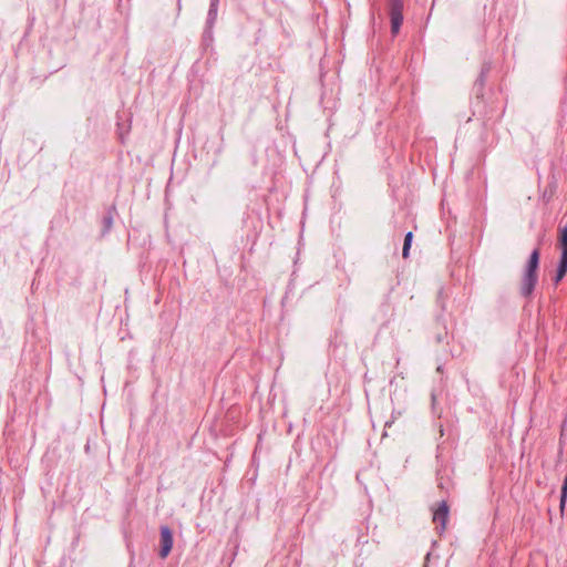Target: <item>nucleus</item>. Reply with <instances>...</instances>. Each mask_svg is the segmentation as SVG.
I'll return each instance as SVG.
<instances>
[{
  "label": "nucleus",
  "instance_id": "nucleus-1",
  "mask_svg": "<svg viewBox=\"0 0 567 567\" xmlns=\"http://www.w3.org/2000/svg\"><path fill=\"white\" fill-rule=\"evenodd\" d=\"M540 250L536 247L526 264L524 275L520 280V295L529 298L538 282V268H539Z\"/></svg>",
  "mask_w": 567,
  "mask_h": 567
},
{
  "label": "nucleus",
  "instance_id": "nucleus-2",
  "mask_svg": "<svg viewBox=\"0 0 567 567\" xmlns=\"http://www.w3.org/2000/svg\"><path fill=\"white\" fill-rule=\"evenodd\" d=\"M386 7L391 20V33L395 37L403 23L404 0H386Z\"/></svg>",
  "mask_w": 567,
  "mask_h": 567
},
{
  "label": "nucleus",
  "instance_id": "nucleus-3",
  "mask_svg": "<svg viewBox=\"0 0 567 567\" xmlns=\"http://www.w3.org/2000/svg\"><path fill=\"white\" fill-rule=\"evenodd\" d=\"M558 244L561 255L555 277L553 278L555 285H558L567 274V225L560 228Z\"/></svg>",
  "mask_w": 567,
  "mask_h": 567
},
{
  "label": "nucleus",
  "instance_id": "nucleus-4",
  "mask_svg": "<svg viewBox=\"0 0 567 567\" xmlns=\"http://www.w3.org/2000/svg\"><path fill=\"white\" fill-rule=\"evenodd\" d=\"M159 543H161L159 556L162 558H166L169 555L172 547H173V543H174L173 533L168 526L161 527Z\"/></svg>",
  "mask_w": 567,
  "mask_h": 567
},
{
  "label": "nucleus",
  "instance_id": "nucleus-5",
  "mask_svg": "<svg viewBox=\"0 0 567 567\" xmlns=\"http://www.w3.org/2000/svg\"><path fill=\"white\" fill-rule=\"evenodd\" d=\"M447 517L449 506L446 502H442L433 514V522L436 524V529L440 533H443L445 530Z\"/></svg>",
  "mask_w": 567,
  "mask_h": 567
},
{
  "label": "nucleus",
  "instance_id": "nucleus-6",
  "mask_svg": "<svg viewBox=\"0 0 567 567\" xmlns=\"http://www.w3.org/2000/svg\"><path fill=\"white\" fill-rule=\"evenodd\" d=\"M412 239H413V233L412 231L406 233V235L404 237L403 249H402V257L405 258V259L410 255V248H411V245H412Z\"/></svg>",
  "mask_w": 567,
  "mask_h": 567
},
{
  "label": "nucleus",
  "instance_id": "nucleus-7",
  "mask_svg": "<svg viewBox=\"0 0 567 567\" xmlns=\"http://www.w3.org/2000/svg\"><path fill=\"white\" fill-rule=\"evenodd\" d=\"M218 2H219V0H210L209 10H208V20L209 21H213L216 19Z\"/></svg>",
  "mask_w": 567,
  "mask_h": 567
},
{
  "label": "nucleus",
  "instance_id": "nucleus-8",
  "mask_svg": "<svg viewBox=\"0 0 567 567\" xmlns=\"http://www.w3.org/2000/svg\"><path fill=\"white\" fill-rule=\"evenodd\" d=\"M567 498V475L564 478L561 492H560V507L563 508L565 506Z\"/></svg>",
  "mask_w": 567,
  "mask_h": 567
},
{
  "label": "nucleus",
  "instance_id": "nucleus-9",
  "mask_svg": "<svg viewBox=\"0 0 567 567\" xmlns=\"http://www.w3.org/2000/svg\"><path fill=\"white\" fill-rule=\"evenodd\" d=\"M112 224H113V218L111 215H107V216H104L103 218V225H104V230L105 231H109L112 227Z\"/></svg>",
  "mask_w": 567,
  "mask_h": 567
},
{
  "label": "nucleus",
  "instance_id": "nucleus-10",
  "mask_svg": "<svg viewBox=\"0 0 567 567\" xmlns=\"http://www.w3.org/2000/svg\"><path fill=\"white\" fill-rule=\"evenodd\" d=\"M431 401H432V405L434 406V404L436 402V395L434 392L431 393Z\"/></svg>",
  "mask_w": 567,
  "mask_h": 567
},
{
  "label": "nucleus",
  "instance_id": "nucleus-11",
  "mask_svg": "<svg viewBox=\"0 0 567 567\" xmlns=\"http://www.w3.org/2000/svg\"><path fill=\"white\" fill-rule=\"evenodd\" d=\"M439 487L443 488V483L441 480L439 481Z\"/></svg>",
  "mask_w": 567,
  "mask_h": 567
}]
</instances>
